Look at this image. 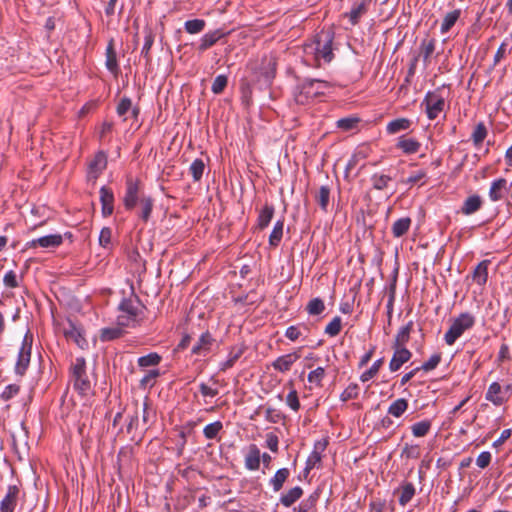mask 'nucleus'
<instances>
[{
	"instance_id": "nucleus-1",
	"label": "nucleus",
	"mask_w": 512,
	"mask_h": 512,
	"mask_svg": "<svg viewBox=\"0 0 512 512\" xmlns=\"http://www.w3.org/2000/svg\"><path fill=\"white\" fill-rule=\"evenodd\" d=\"M333 34L330 31H322L316 38L304 45V60L309 66L319 67L321 60L329 63L334 55L332 51Z\"/></svg>"
},
{
	"instance_id": "nucleus-2",
	"label": "nucleus",
	"mask_w": 512,
	"mask_h": 512,
	"mask_svg": "<svg viewBox=\"0 0 512 512\" xmlns=\"http://www.w3.org/2000/svg\"><path fill=\"white\" fill-rule=\"evenodd\" d=\"M330 88L328 82L319 79H306L297 88L294 94L298 104H308L314 98L324 95Z\"/></svg>"
},
{
	"instance_id": "nucleus-3",
	"label": "nucleus",
	"mask_w": 512,
	"mask_h": 512,
	"mask_svg": "<svg viewBox=\"0 0 512 512\" xmlns=\"http://www.w3.org/2000/svg\"><path fill=\"white\" fill-rule=\"evenodd\" d=\"M72 379L74 388L82 396L92 394V384L86 374V362L84 358H76L72 364Z\"/></svg>"
},
{
	"instance_id": "nucleus-4",
	"label": "nucleus",
	"mask_w": 512,
	"mask_h": 512,
	"mask_svg": "<svg viewBox=\"0 0 512 512\" xmlns=\"http://www.w3.org/2000/svg\"><path fill=\"white\" fill-rule=\"evenodd\" d=\"M474 324V317L468 313L461 314L451 324L449 330L445 333L444 339L448 345H453L455 341Z\"/></svg>"
},
{
	"instance_id": "nucleus-5",
	"label": "nucleus",
	"mask_w": 512,
	"mask_h": 512,
	"mask_svg": "<svg viewBox=\"0 0 512 512\" xmlns=\"http://www.w3.org/2000/svg\"><path fill=\"white\" fill-rule=\"evenodd\" d=\"M32 342L33 336L27 332L23 338L22 345L19 349L17 362L15 365V372L20 376L24 375L26 369L29 366L31 359Z\"/></svg>"
},
{
	"instance_id": "nucleus-6",
	"label": "nucleus",
	"mask_w": 512,
	"mask_h": 512,
	"mask_svg": "<svg viewBox=\"0 0 512 512\" xmlns=\"http://www.w3.org/2000/svg\"><path fill=\"white\" fill-rule=\"evenodd\" d=\"M426 107V113L429 119L433 120L443 111L445 101L442 96L437 93H428L423 101Z\"/></svg>"
},
{
	"instance_id": "nucleus-7",
	"label": "nucleus",
	"mask_w": 512,
	"mask_h": 512,
	"mask_svg": "<svg viewBox=\"0 0 512 512\" xmlns=\"http://www.w3.org/2000/svg\"><path fill=\"white\" fill-rule=\"evenodd\" d=\"M63 334L68 341L74 342L79 348L84 349L88 342L83 336L82 329L76 326L72 321H68L63 327Z\"/></svg>"
},
{
	"instance_id": "nucleus-8",
	"label": "nucleus",
	"mask_w": 512,
	"mask_h": 512,
	"mask_svg": "<svg viewBox=\"0 0 512 512\" xmlns=\"http://www.w3.org/2000/svg\"><path fill=\"white\" fill-rule=\"evenodd\" d=\"M255 70H259L260 77H262L265 83H269L275 76L276 72V59L272 55L264 56L262 58L259 67H255Z\"/></svg>"
},
{
	"instance_id": "nucleus-9",
	"label": "nucleus",
	"mask_w": 512,
	"mask_h": 512,
	"mask_svg": "<svg viewBox=\"0 0 512 512\" xmlns=\"http://www.w3.org/2000/svg\"><path fill=\"white\" fill-rule=\"evenodd\" d=\"M20 489L17 485L8 486L7 493L0 503V512H13L18 501Z\"/></svg>"
},
{
	"instance_id": "nucleus-10",
	"label": "nucleus",
	"mask_w": 512,
	"mask_h": 512,
	"mask_svg": "<svg viewBox=\"0 0 512 512\" xmlns=\"http://www.w3.org/2000/svg\"><path fill=\"white\" fill-rule=\"evenodd\" d=\"M512 184L504 178H499L492 182L489 197L492 201L501 200L506 193L510 191Z\"/></svg>"
},
{
	"instance_id": "nucleus-11",
	"label": "nucleus",
	"mask_w": 512,
	"mask_h": 512,
	"mask_svg": "<svg viewBox=\"0 0 512 512\" xmlns=\"http://www.w3.org/2000/svg\"><path fill=\"white\" fill-rule=\"evenodd\" d=\"M393 349L394 353L389 363V369L395 372L399 370L404 363L410 360L412 354L405 347H393Z\"/></svg>"
},
{
	"instance_id": "nucleus-12",
	"label": "nucleus",
	"mask_w": 512,
	"mask_h": 512,
	"mask_svg": "<svg viewBox=\"0 0 512 512\" xmlns=\"http://www.w3.org/2000/svg\"><path fill=\"white\" fill-rule=\"evenodd\" d=\"M63 238L60 234H51L46 235L37 239H33L29 242V247H42V248H50V247H58L62 244Z\"/></svg>"
},
{
	"instance_id": "nucleus-13",
	"label": "nucleus",
	"mask_w": 512,
	"mask_h": 512,
	"mask_svg": "<svg viewBox=\"0 0 512 512\" xmlns=\"http://www.w3.org/2000/svg\"><path fill=\"white\" fill-rule=\"evenodd\" d=\"M126 193L124 197V205L127 209H132L135 207L138 201V191L139 186L138 182L129 178L126 183Z\"/></svg>"
},
{
	"instance_id": "nucleus-14",
	"label": "nucleus",
	"mask_w": 512,
	"mask_h": 512,
	"mask_svg": "<svg viewBox=\"0 0 512 512\" xmlns=\"http://www.w3.org/2000/svg\"><path fill=\"white\" fill-rule=\"evenodd\" d=\"M300 358V354L298 352L289 353L283 356L278 357L273 363L272 366L275 370L280 372H286L290 370L291 366Z\"/></svg>"
},
{
	"instance_id": "nucleus-15",
	"label": "nucleus",
	"mask_w": 512,
	"mask_h": 512,
	"mask_svg": "<svg viewBox=\"0 0 512 512\" xmlns=\"http://www.w3.org/2000/svg\"><path fill=\"white\" fill-rule=\"evenodd\" d=\"M106 165V155L103 152L97 153L89 164V177L96 179L98 175L106 168Z\"/></svg>"
},
{
	"instance_id": "nucleus-16",
	"label": "nucleus",
	"mask_w": 512,
	"mask_h": 512,
	"mask_svg": "<svg viewBox=\"0 0 512 512\" xmlns=\"http://www.w3.org/2000/svg\"><path fill=\"white\" fill-rule=\"evenodd\" d=\"M100 201L102 204V214L107 217L113 213L114 196L110 189L103 186L100 189Z\"/></svg>"
},
{
	"instance_id": "nucleus-17",
	"label": "nucleus",
	"mask_w": 512,
	"mask_h": 512,
	"mask_svg": "<svg viewBox=\"0 0 512 512\" xmlns=\"http://www.w3.org/2000/svg\"><path fill=\"white\" fill-rule=\"evenodd\" d=\"M261 454L259 448L252 444L249 446L248 453L245 456V467L248 470H257L260 466Z\"/></svg>"
},
{
	"instance_id": "nucleus-18",
	"label": "nucleus",
	"mask_w": 512,
	"mask_h": 512,
	"mask_svg": "<svg viewBox=\"0 0 512 512\" xmlns=\"http://www.w3.org/2000/svg\"><path fill=\"white\" fill-rule=\"evenodd\" d=\"M214 339L209 332L203 333L192 348L193 354H203L210 350Z\"/></svg>"
},
{
	"instance_id": "nucleus-19",
	"label": "nucleus",
	"mask_w": 512,
	"mask_h": 512,
	"mask_svg": "<svg viewBox=\"0 0 512 512\" xmlns=\"http://www.w3.org/2000/svg\"><path fill=\"white\" fill-rule=\"evenodd\" d=\"M303 495V490L301 487L296 486L289 489L286 493L282 494L280 497V503L285 507L292 506L297 500L301 498Z\"/></svg>"
},
{
	"instance_id": "nucleus-20",
	"label": "nucleus",
	"mask_w": 512,
	"mask_h": 512,
	"mask_svg": "<svg viewBox=\"0 0 512 512\" xmlns=\"http://www.w3.org/2000/svg\"><path fill=\"white\" fill-rule=\"evenodd\" d=\"M412 327V321H409L405 326L401 327L395 337L392 347H405V344L409 341Z\"/></svg>"
},
{
	"instance_id": "nucleus-21",
	"label": "nucleus",
	"mask_w": 512,
	"mask_h": 512,
	"mask_svg": "<svg viewBox=\"0 0 512 512\" xmlns=\"http://www.w3.org/2000/svg\"><path fill=\"white\" fill-rule=\"evenodd\" d=\"M488 260L480 262L473 272V280L480 286H483L487 282L488 278Z\"/></svg>"
},
{
	"instance_id": "nucleus-22",
	"label": "nucleus",
	"mask_w": 512,
	"mask_h": 512,
	"mask_svg": "<svg viewBox=\"0 0 512 512\" xmlns=\"http://www.w3.org/2000/svg\"><path fill=\"white\" fill-rule=\"evenodd\" d=\"M486 399L492 402L494 405H501L505 399L501 396V386L497 382H493L486 393Z\"/></svg>"
},
{
	"instance_id": "nucleus-23",
	"label": "nucleus",
	"mask_w": 512,
	"mask_h": 512,
	"mask_svg": "<svg viewBox=\"0 0 512 512\" xmlns=\"http://www.w3.org/2000/svg\"><path fill=\"white\" fill-rule=\"evenodd\" d=\"M325 449V445L318 442L315 445V448L313 452L309 455L307 461H306V468L305 470L309 472L313 468H315L321 461V452Z\"/></svg>"
},
{
	"instance_id": "nucleus-24",
	"label": "nucleus",
	"mask_w": 512,
	"mask_h": 512,
	"mask_svg": "<svg viewBox=\"0 0 512 512\" xmlns=\"http://www.w3.org/2000/svg\"><path fill=\"white\" fill-rule=\"evenodd\" d=\"M106 67L112 73H117L118 71V63L116 52L114 49V41L111 39L106 48Z\"/></svg>"
},
{
	"instance_id": "nucleus-25",
	"label": "nucleus",
	"mask_w": 512,
	"mask_h": 512,
	"mask_svg": "<svg viewBox=\"0 0 512 512\" xmlns=\"http://www.w3.org/2000/svg\"><path fill=\"white\" fill-rule=\"evenodd\" d=\"M482 200L478 195L468 197L462 206V213L465 215H471L480 209Z\"/></svg>"
},
{
	"instance_id": "nucleus-26",
	"label": "nucleus",
	"mask_w": 512,
	"mask_h": 512,
	"mask_svg": "<svg viewBox=\"0 0 512 512\" xmlns=\"http://www.w3.org/2000/svg\"><path fill=\"white\" fill-rule=\"evenodd\" d=\"M290 475V471L288 468H281L279 469L275 475L271 478L270 484L273 487V490L275 492H278L283 487V484L288 479Z\"/></svg>"
},
{
	"instance_id": "nucleus-27",
	"label": "nucleus",
	"mask_w": 512,
	"mask_h": 512,
	"mask_svg": "<svg viewBox=\"0 0 512 512\" xmlns=\"http://www.w3.org/2000/svg\"><path fill=\"white\" fill-rule=\"evenodd\" d=\"M411 121L407 118H398L387 124L386 131L389 134H396L400 131L409 129Z\"/></svg>"
},
{
	"instance_id": "nucleus-28",
	"label": "nucleus",
	"mask_w": 512,
	"mask_h": 512,
	"mask_svg": "<svg viewBox=\"0 0 512 512\" xmlns=\"http://www.w3.org/2000/svg\"><path fill=\"white\" fill-rule=\"evenodd\" d=\"M461 14L459 9L448 12L441 23V33H447L457 22Z\"/></svg>"
},
{
	"instance_id": "nucleus-29",
	"label": "nucleus",
	"mask_w": 512,
	"mask_h": 512,
	"mask_svg": "<svg viewBox=\"0 0 512 512\" xmlns=\"http://www.w3.org/2000/svg\"><path fill=\"white\" fill-rule=\"evenodd\" d=\"M397 147L406 154H413L419 150L420 143L412 138L401 137L398 141Z\"/></svg>"
},
{
	"instance_id": "nucleus-30",
	"label": "nucleus",
	"mask_w": 512,
	"mask_h": 512,
	"mask_svg": "<svg viewBox=\"0 0 512 512\" xmlns=\"http://www.w3.org/2000/svg\"><path fill=\"white\" fill-rule=\"evenodd\" d=\"M411 225V219L409 217H403L395 221L392 225V233L395 237H401L409 230Z\"/></svg>"
},
{
	"instance_id": "nucleus-31",
	"label": "nucleus",
	"mask_w": 512,
	"mask_h": 512,
	"mask_svg": "<svg viewBox=\"0 0 512 512\" xmlns=\"http://www.w3.org/2000/svg\"><path fill=\"white\" fill-rule=\"evenodd\" d=\"M274 215V207L265 205L258 215V227L260 229L266 228Z\"/></svg>"
},
{
	"instance_id": "nucleus-32",
	"label": "nucleus",
	"mask_w": 512,
	"mask_h": 512,
	"mask_svg": "<svg viewBox=\"0 0 512 512\" xmlns=\"http://www.w3.org/2000/svg\"><path fill=\"white\" fill-rule=\"evenodd\" d=\"M124 330L119 326L104 328L101 330L100 339L102 341H112L120 338Z\"/></svg>"
},
{
	"instance_id": "nucleus-33",
	"label": "nucleus",
	"mask_w": 512,
	"mask_h": 512,
	"mask_svg": "<svg viewBox=\"0 0 512 512\" xmlns=\"http://www.w3.org/2000/svg\"><path fill=\"white\" fill-rule=\"evenodd\" d=\"M415 495V487L412 483H405L400 489L399 503L405 506Z\"/></svg>"
},
{
	"instance_id": "nucleus-34",
	"label": "nucleus",
	"mask_w": 512,
	"mask_h": 512,
	"mask_svg": "<svg viewBox=\"0 0 512 512\" xmlns=\"http://www.w3.org/2000/svg\"><path fill=\"white\" fill-rule=\"evenodd\" d=\"M408 408L407 400L399 398L395 400L388 408V414L394 417H400Z\"/></svg>"
},
{
	"instance_id": "nucleus-35",
	"label": "nucleus",
	"mask_w": 512,
	"mask_h": 512,
	"mask_svg": "<svg viewBox=\"0 0 512 512\" xmlns=\"http://www.w3.org/2000/svg\"><path fill=\"white\" fill-rule=\"evenodd\" d=\"M222 37V33L220 31H214L205 34L202 39L201 43L199 45V49L204 51L214 45L220 38Z\"/></svg>"
},
{
	"instance_id": "nucleus-36",
	"label": "nucleus",
	"mask_w": 512,
	"mask_h": 512,
	"mask_svg": "<svg viewBox=\"0 0 512 512\" xmlns=\"http://www.w3.org/2000/svg\"><path fill=\"white\" fill-rule=\"evenodd\" d=\"M284 222L279 220L275 223L273 230L269 236V244L271 246H278L283 236Z\"/></svg>"
},
{
	"instance_id": "nucleus-37",
	"label": "nucleus",
	"mask_w": 512,
	"mask_h": 512,
	"mask_svg": "<svg viewBox=\"0 0 512 512\" xmlns=\"http://www.w3.org/2000/svg\"><path fill=\"white\" fill-rule=\"evenodd\" d=\"M359 121L357 117H346L339 119L336 126L343 131H351L357 128Z\"/></svg>"
},
{
	"instance_id": "nucleus-38",
	"label": "nucleus",
	"mask_w": 512,
	"mask_h": 512,
	"mask_svg": "<svg viewBox=\"0 0 512 512\" xmlns=\"http://www.w3.org/2000/svg\"><path fill=\"white\" fill-rule=\"evenodd\" d=\"M430 428L431 422L424 420L413 424L411 430L415 437H423L429 432Z\"/></svg>"
},
{
	"instance_id": "nucleus-39",
	"label": "nucleus",
	"mask_w": 512,
	"mask_h": 512,
	"mask_svg": "<svg viewBox=\"0 0 512 512\" xmlns=\"http://www.w3.org/2000/svg\"><path fill=\"white\" fill-rule=\"evenodd\" d=\"M205 169V164L201 159H195L190 165L189 171L194 181H199L202 178Z\"/></svg>"
},
{
	"instance_id": "nucleus-40",
	"label": "nucleus",
	"mask_w": 512,
	"mask_h": 512,
	"mask_svg": "<svg viewBox=\"0 0 512 512\" xmlns=\"http://www.w3.org/2000/svg\"><path fill=\"white\" fill-rule=\"evenodd\" d=\"M367 11L365 2H361L356 7L352 8L351 11L347 14L350 19V22L355 25L358 23L360 17L364 15Z\"/></svg>"
},
{
	"instance_id": "nucleus-41",
	"label": "nucleus",
	"mask_w": 512,
	"mask_h": 512,
	"mask_svg": "<svg viewBox=\"0 0 512 512\" xmlns=\"http://www.w3.org/2000/svg\"><path fill=\"white\" fill-rule=\"evenodd\" d=\"M223 425L220 421H215L206 425L203 429V434L207 439H214L217 434L222 430Z\"/></svg>"
},
{
	"instance_id": "nucleus-42",
	"label": "nucleus",
	"mask_w": 512,
	"mask_h": 512,
	"mask_svg": "<svg viewBox=\"0 0 512 512\" xmlns=\"http://www.w3.org/2000/svg\"><path fill=\"white\" fill-rule=\"evenodd\" d=\"M487 136V129L483 123H478L472 133V140L475 146L480 145Z\"/></svg>"
},
{
	"instance_id": "nucleus-43",
	"label": "nucleus",
	"mask_w": 512,
	"mask_h": 512,
	"mask_svg": "<svg viewBox=\"0 0 512 512\" xmlns=\"http://www.w3.org/2000/svg\"><path fill=\"white\" fill-rule=\"evenodd\" d=\"M205 27V21L202 19H193L185 22V29L190 34L201 32Z\"/></svg>"
},
{
	"instance_id": "nucleus-44",
	"label": "nucleus",
	"mask_w": 512,
	"mask_h": 512,
	"mask_svg": "<svg viewBox=\"0 0 512 512\" xmlns=\"http://www.w3.org/2000/svg\"><path fill=\"white\" fill-rule=\"evenodd\" d=\"M140 206H141V214L140 217L147 221L150 217L152 208H153V201L150 197H143L140 199Z\"/></svg>"
},
{
	"instance_id": "nucleus-45",
	"label": "nucleus",
	"mask_w": 512,
	"mask_h": 512,
	"mask_svg": "<svg viewBox=\"0 0 512 512\" xmlns=\"http://www.w3.org/2000/svg\"><path fill=\"white\" fill-rule=\"evenodd\" d=\"M161 357L157 353H150L142 356L138 359V365L140 367H149L159 364Z\"/></svg>"
},
{
	"instance_id": "nucleus-46",
	"label": "nucleus",
	"mask_w": 512,
	"mask_h": 512,
	"mask_svg": "<svg viewBox=\"0 0 512 512\" xmlns=\"http://www.w3.org/2000/svg\"><path fill=\"white\" fill-rule=\"evenodd\" d=\"M329 195H330L329 188L326 186H321L317 193V196H316L318 204L320 205L321 209L324 211L327 210V206L329 203Z\"/></svg>"
},
{
	"instance_id": "nucleus-47",
	"label": "nucleus",
	"mask_w": 512,
	"mask_h": 512,
	"mask_svg": "<svg viewBox=\"0 0 512 512\" xmlns=\"http://www.w3.org/2000/svg\"><path fill=\"white\" fill-rule=\"evenodd\" d=\"M382 363L383 359H378L377 361H375L373 365L360 376V380L362 382H367L374 376H376V374L379 372Z\"/></svg>"
},
{
	"instance_id": "nucleus-48",
	"label": "nucleus",
	"mask_w": 512,
	"mask_h": 512,
	"mask_svg": "<svg viewBox=\"0 0 512 512\" xmlns=\"http://www.w3.org/2000/svg\"><path fill=\"white\" fill-rule=\"evenodd\" d=\"M155 417V411L144 402L142 405V428L146 429L151 420Z\"/></svg>"
},
{
	"instance_id": "nucleus-49",
	"label": "nucleus",
	"mask_w": 512,
	"mask_h": 512,
	"mask_svg": "<svg viewBox=\"0 0 512 512\" xmlns=\"http://www.w3.org/2000/svg\"><path fill=\"white\" fill-rule=\"evenodd\" d=\"M325 309L324 303L320 298H314L309 301L307 311L311 315H319Z\"/></svg>"
},
{
	"instance_id": "nucleus-50",
	"label": "nucleus",
	"mask_w": 512,
	"mask_h": 512,
	"mask_svg": "<svg viewBox=\"0 0 512 512\" xmlns=\"http://www.w3.org/2000/svg\"><path fill=\"white\" fill-rule=\"evenodd\" d=\"M318 496L316 494L310 495L307 499L303 500L297 508H294V512H308L311 510L317 500Z\"/></svg>"
},
{
	"instance_id": "nucleus-51",
	"label": "nucleus",
	"mask_w": 512,
	"mask_h": 512,
	"mask_svg": "<svg viewBox=\"0 0 512 512\" xmlns=\"http://www.w3.org/2000/svg\"><path fill=\"white\" fill-rule=\"evenodd\" d=\"M341 330V318L336 316L331 322L325 327V333L331 337H334L340 333Z\"/></svg>"
},
{
	"instance_id": "nucleus-52",
	"label": "nucleus",
	"mask_w": 512,
	"mask_h": 512,
	"mask_svg": "<svg viewBox=\"0 0 512 512\" xmlns=\"http://www.w3.org/2000/svg\"><path fill=\"white\" fill-rule=\"evenodd\" d=\"M228 79L225 75H218L211 86V90L214 94H220L223 92L225 87L227 86Z\"/></svg>"
},
{
	"instance_id": "nucleus-53",
	"label": "nucleus",
	"mask_w": 512,
	"mask_h": 512,
	"mask_svg": "<svg viewBox=\"0 0 512 512\" xmlns=\"http://www.w3.org/2000/svg\"><path fill=\"white\" fill-rule=\"evenodd\" d=\"M371 180L375 189L382 190L387 187L391 177L384 174H374Z\"/></svg>"
},
{
	"instance_id": "nucleus-54",
	"label": "nucleus",
	"mask_w": 512,
	"mask_h": 512,
	"mask_svg": "<svg viewBox=\"0 0 512 512\" xmlns=\"http://www.w3.org/2000/svg\"><path fill=\"white\" fill-rule=\"evenodd\" d=\"M359 387L357 384H350L340 395V399L346 402L358 397Z\"/></svg>"
},
{
	"instance_id": "nucleus-55",
	"label": "nucleus",
	"mask_w": 512,
	"mask_h": 512,
	"mask_svg": "<svg viewBox=\"0 0 512 512\" xmlns=\"http://www.w3.org/2000/svg\"><path fill=\"white\" fill-rule=\"evenodd\" d=\"M324 376H325L324 368L318 367L308 374V382L315 384L317 386H321V381L323 380Z\"/></svg>"
},
{
	"instance_id": "nucleus-56",
	"label": "nucleus",
	"mask_w": 512,
	"mask_h": 512,
	"mask_svg": "<svg viewBox=\"0 0 512 512\" xmlns=\"http://www.w3.org/2000/svg\"><path fill=\"white\" fill-rule=\"evenodd\" d=\"M120 309L133 319H136L138 315V308L134 306V304L130 300L122 301V303L120 304Z\"/></svg>"
},
{
	"instance_id": "nucleus-57",
	"label": "nucleus",
	"mask_w": 512,
	"mask_h": 512,
	"mask_svg": "<svg viewBox=\"0 0 512 512\" xmlns=\"http://www.w3.org/2000/svg\"><path fill=\"white\" fill-rule=\"evenodd\" d=\"M441 361V354L437 353V354H433L428 361L424 362L422 364L420 368V370H424V371H431L433 369H435L438 364L440 363Z\"/></svg>"
},
{
	"instance_id": "nucleus-58",
	"label": "nucleus",
	"mask_w": 512,
	"mask_h": 512,
	"mask_svg": "<svg viewBox=\"0 0 512 512\" xmlns=\"http://www.w3.org/2000/svg\"><path fill=\"white\" fill-rule=\"evenodd\" d=\"M153 35L149 32L145 36V42L141 50V55L146 59V62L150 61V49L153 45Z\"/></svg>"
},
{
	"instance_id": "nucleus-59",
	"label": "nucleus",
	"mask_w": 512,
	"mask_h": 512,
	"mask_svg": "<svg viewBox=\"0 0 512 512\" xmlns=\"http://www.w3.org/2000/svg\"><path fill=\"white\" fill-rule=\"evenodd\" d=\"M112 230L109 227L102 228L99 235L100 246L107 248L111 244Z\"/></svg>"
},
{
	"instance_id": "nucleus-60",
	"label": "nucleus",
	"mask_w": 512,
	"mask_h": 512,
	"mask_svg": "<svg viewBox=\"0 0 512 512\" xmlns=\"http://www.w3.org/2000/svg\"><path fill=\"white\" fill-rule=\"evenodd\" d=\"M420 455V450L417 445H405V447L402 450V457L408 458V459H416Z\"/></svg>"
},
{
	"instance_id": "nucleus-61",
	"label": "nucleus",
	"mask_w": 512,
	"mask_h": 512,
	"mask_svg": "<svg viewBox=\"0 0 512 512\" xmlns=\"http://www.w3.org/2000/svg\"><path fill=\"white\" fill-rule=\"evenodd\" d=\"M286 404L294 411H298L300 408V402L296 390H292L286 397Z\"/></svg>"
},
{
	"instance_id": "nucleus-62",
	"label": "nucleus",
	"mask_w": 512,
	"mask_h": 512,
	"mask_svg": "<svg viewBox=\"0 0 512 512\" xmlns=\"http://www.w3.org/2000/svg\"><path fill=\"white\" fill-rule=\"evenodd\" d=\"M491 459H492L491 453L488 451H484V452L480 453L479 456L477 457L476 464L479 468L484 469L490 464Z\"/></svg>"
},
{
	"instance_id": "nucleus-63",
	"label": "nucleus",
	"mask_w": 512,
	"mask_h": 512,
	"mask_svg": "<svg viewBox=\"0 0 512 512\" xmlns=\"http://www.w3.org/2000/svg\"><path fill=\"white\" fill-rule=\"evenodd\" d=\"M19 392V386L16 384L8 385L1 394V398L7 401Z\"/></svg>"
},
{
	"instance_id": "nucleus-64",
	"label": "nucleus",
	"mask_w": 512,
	"mask_h": 512,
	"mask_svg": "<svg viewBox=\"0 0 512 512\" xmlns=\"http://www.w3.org/2000/svg\"><path fill=\"white\" fill-rule=\"evenodd\" d=\"M278 443H279V439H278V436L276 434H274V433L266 434V446L272 452H277L278 451Z\"/></svg>"
}]
</instances>
